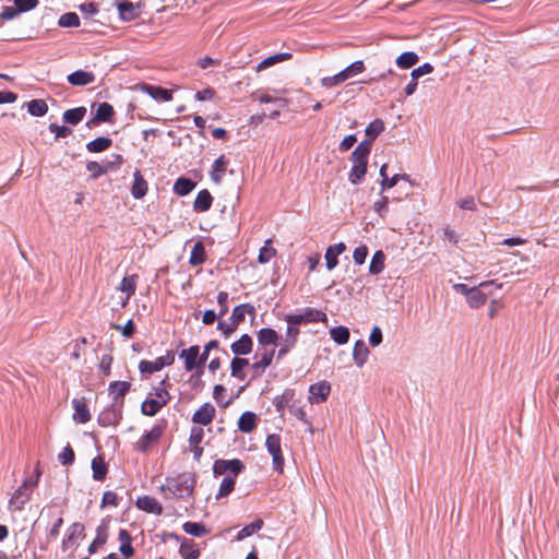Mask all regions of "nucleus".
I'll list each match as a JSON object with an SVG mask.
<instances>
[{"label":"nucleus","instance_id":"2eb2a0df","mask_svg":"<svg viewBox=\"0 0 559 559\" xmlns=\"http://www.w3.org/2000/svg\"><path fill=\"white\" fill-rule=\"evenodd\" d=\"M121 407L111 405L105 408L97 417V423L102 427L117 426L122 418Z\"/></svg>","mask_w":559,"mask_h":559},{"label":"nucleus","instance_id":"2f4dec72","mask_svg":"<svg viewBox=\"0 0 559 559\" xmlns=\"http://www.w3.org/2000/svg\"><path fill=\"white\" fill-rule=\"evenodd\" d=\"M258 343L262 346L275 345L280 338L277 332L271 328H263L257 333Z\"/></svg>","mask_w":559,"mask_h":559},{"label":"nucleus","instance_id":"49530a36","mask_svg":"<svg viewBox=\"0 0 559 559\" xmlns=\"http://www.w3.org/2000/svg\"><path fill=\"white\" fill-rule=\"evenodd\" d=\"M27 110L32 116L43 117L48 111V105L44 99H33L27 103Z\"/></svg>","mask_w":559,"mask_h":559},{"label":"nucleus","instance_id":"bf43d9fd","mask_svg":"<svg viewBox=\"0 0 559 559\" xmlns=\"http://www.w3.org/2000/svg\"><path fill=\"white\" fill-rule=\"evenodd\" d=\"M13 3L16 8V11H19V13H22V12H27V11L34 10L39 4V1L38 0H13Z\"/></svg>","mask_w":559,"mask_h":559},{"label":"nucleus","instance_id":"8fccbe9b","mask_svg":"<svg viewBox=\"0 0 559 559\" xmlns=\"http://www.w3.org/2000/svg\"><path fill=\"white\" fill-rule=\"evenodd\" d=\"M384 260H385L384 253L381 250L377 251L372 255V259L370 261L369 272L371 274H379V273H381L383 271V269H384Z\"/></svg>","mask_w":559,"mask_h":559},{"label":"nucleus","instance_id":"4c0bfd02","mask_svg":"<svg viewBox=\"0 0 559 559\" xmlns=\"http://www.w3.org/2000/svg\"><path fill=\"white\" fill-rule=\"evenodd\" d=\"M112 144V140L108 136H98L86 144L90 153H102L108 150Z\"/></svg>","mask_w":559,"mask_h":559},{"label":"nucleus","instance_id":"c85d7f7f","mask_svg":"<svg viewBox=\"0 0 559 559\" xmlns=\"http://www.w3.org/2000/svg\"><path fill=\"white\" fill-rule=\"evenodd\" d=\"M108 538V527L106 524H100L96 528V536L88 547V554L94 555L99 547H103Z\"/></svg>","mask_w":559,"mask_h":559},{"label":"nucleus","instance_id":"5701e85b","mask_svg":"<svg viewBox=\"0 0 559 559\" xmlns=\"http://www.w3.org/2000/svg\"><path fill=\"white\" fill-rule=\"evenodd\" d=\"M148 190L147 181L144 179L140 170L133 174V183L131 186V194L134 199H142Z\"/></svg>","mask_w":559,"mask_h":559},{"label":"nucleus","instance_id":"052dcab7","mask_svg":"<svg viewBox=\"0 0 559 559\" xmlns=\"http://www.w3.org/2000/svg\"><path fill=\"white\" fill-rule=\"evenodd\" d=\"M75 457L74 451L70 444H68L58 455V460L62 465H70L73 463Z\"/></svg>","mask_w":559,"mask_h":559},{"label":"nucleus","instance_id":"f3484780","mask_svg":"<svg viewBox=\"0 0 559 559\" xmlns=\"http://www.w3.org/2000/svg\"><path fill=\"white\" fill-rule=\"evenodd\" d=\"M131 383L128 381H112L109 383L108 393L111 396L112 401L116 404H119V407L123 405V399L126 394L130 391Z\"/></svg>","mask_w":559,"mask_h":559},{"label":"nucleus","instance_id":"dca6fc26","mask_svg":"<svg viewBox=\"0 0 559 559\" xmlns=\"http://www.w3.org/2000/svg\"><path fill=\"white\" fill-rule=\"evenodd\" d=\"M138 286V275L132 274L124 276L120 284L117 286V289L121 293L126 294L124 298L121 300V307L124 308L128 304L130 298L135 294Z\"/></svg>","mask_w":559,"mask_h":559},{"label":"nucleus","instance_id":"20e7f679","mask_svg":"<svg viewBox=\"0 0 559 559\" xmlns=\"http://www.w3.org/2000/svg\"><path fill=\"white\" fill-rule=\"evenodd\" d=\"M371 151L370 141L360 142L352 152V169L348 174V180L353 185L361 182L367 173L368 158Z\"/></svg>","mask_w":559,"mask_h":559},{"label":"nucleus","instance_id":"bb28decb","mask_svg":"<svg viewBox=\"0 0 559 559\" xmlns=\"http://www.w3.org/2000/svg\"><path fill=\"white\" fill-rule=\"evenodd\" d=\"M293 55L290 52H280L263 59L257 67L255 71L261 72L270 67H273L280 62L290 60Z\"/></svg>","mask_w":559,"mask_h":559},{"label":"nucleus","instance_id":"72a5a7b5","mask_svg":"<svg viewBox=\"0 0 559 559\" xmlns=\"http://www.w3.org/2000/svg\"><path fill=\"white\" fill-rule=\"evenodd\" d=\"M118 539H119V543H120V547H119L120 552L126 558L132 557L133 554H134V549H133V547L131 545L132 538H131L130 533L127 530H120L119 531V535H118Z\"/></svg>","mask_w":559,"mask_h":559},{"label":"nucleus","instance_id":"39448f33","mask_svg":"<svg viewBox=\"0 0 559 559\" xmlns=\"http://www.w3.org/2000/svg\"><path fill=\"white\" fill-rule=\"evenodd\" d=\"M490 286H495L496 288L500 289L502 288V283H497L496 281H486L481 282L477 286L472 287V292L466 299L468 306L474 309L484 306L487 301L488 295L492 293L488 289Z\"/></svg>","mask_w":559,"mask_h":559},{"label":"nucleus","instance_id":"aec40b11","mask_svg":"<svg viewBox=\"0 0 559 559\" xmlns=\"http://www.w3.org/2000/svg\"><path fill=\"white\" fill-rule=\"evenodd\" d=\"M141 90L148 94L153 99L157 102H170L173 99V93L169 90H166L162 86L151 85V84H143L141 86Z\"/></svg>","mask_w":559,"mask_h":559},{"label":"nucleus","instance_id":"de8ad7c7","mask_svg":"<svg viewBox=\"0 0 559 559\" xmlns=\"http://www.w3.org/2000/svg\"><path fill=\"white\" fill-rule=\"evenodd\" d=\"M194 187L195 183L191 179L180 177L174 185V191L178 195H187L194 189Z\"/></svg>","mask_w":559,"mask_h":559},{"label":"nucleus","instance_id":"9b49d317","mask_svg":"<svg viewBox=\"0 0 559 559\" xmlns=\"http://www.w3.org/2000/svg\"><path fill=\"white\" fill-rule=\"evenodd\" d=\"M299 333L300 330L297 325L294 323H287L285 337L283 338V342L281 343L280 349L277 352L278 359H282L290 352L292 348L295 347Z\"/></svg>","mask_w":559,"mask_h":559},{"label":"nucleus","instance_id":"6e6d98bb","mask_svg":"<svg viewBox=\"0 0 559 559\" xmlns=\"http://www.w3.org/2000/svg\"><path fill=\"white\" fill-rule=\"evenodd\" d=\"M86 169L91 173V177L93 179H97L98 177L107 174L105 164H99L95 160L87 162Z\"/></svg>","mask_w":559,"mask_h":559},{"label":"nucleus","instance_id":"3c124183","mask_svg":"<svg viewBox=\"0 0 559 559\" xmlns=\"http://www.w3.org/2000/svg\"><path fill=\"white\" fill-rule=\"evenodd\" d=\"M118 11L124 21H131L136 16L135 7L129 1L118 3Z\"/></svg>","mask_w":559,"mask_h":559},{"label":"nucleus","instance_id":"13d9d810","mask_svg":"<svg viewBox=\"0 0 559 559\" xmlns=\"http://www.w3.org/2000/svg\"><path fill=\"white\" fill-rule=\"evenodd\" d=\"M399 180L408 181L409 176L407 174H396L391 178H384V180L381 181V190L384 191L386 189L393 188L399 182Z\"/></svg>","mask_w":559,"mask_h":559},{"label":"nucleus","instance_id":"7ed1b4c3","mask_svg":"<svg viewBox=\"0 0 559 559\" xmlns=\"http://www.w3.org/2000/svg\"><path fill=\"white\" fill-rule=\"evenodd\" d=\"M168 377L159 382L157 386L148 393L147 397L141 405V412L145 416H155L171 399L168 388L170 386Z\"/></svg>","mask_w":559,"mask_h":559},{"label":"nucleus","instance_id":"0eeeda50","mask_svg":"<svg viewBox=\"0 0 559 559\" xmlns=\"http://www.w3.org/2000/svg\"><path fill=\"white\" fill-rule=\"evenodd\" d=\"M265 447L272 456V464L274 471L282 474L284 471V456L282 453V440L277 433H272L266 437Z\"/></svg>","mask_w":559,"mask_h":559},{"label":"nucleus","instance_id":"412c9836","mask_svg":"<svg viewBox=\"0 0 559 559\" xmlns=\"http://www.w3.org/2000/svg\"><path fill=\"white\" fill-rule=\"evenodd\" d=\"M67 80L73 86H85L95 81V74L93 72L78 70L69 74Z\"/></svg>","mask_w":559,"mask_h":559},{"label":"nucleus","instance_id":"423d86ee","mask_svg":"<svg viewBox=\"0 0 559 559\" xmlns=\"http://www.w3.org/2000/svg\"><path fill=\"white\" fill-rule=\"evenodd\" d=\"M164 431L165 425H155L134 443V450L143 454H148L152 449L158 444Z\"/></svg>","mask_w":559,"mask_h":559},{"label":"nucleus","instance_id":"5fc2aeb1","mask_svg":"<svg viewBox=\"0 0 559 559\" xmlns=\"http://www.w3.org/2000/svg\"><path fill=\"white\" fill-rule=\"evenodd\" d=\"M182 528L187 534L197 536V537H200V536H203L206 534L205 527L202 524L197 523V522H186L182 525Z\"/></svg>","mask_w":559,"mask_h":559},{"label":"nucleus","instance_id":"393cba45","mask_svg":"<svg viewBox=\"0 0 559 559\" xmlns=\"http://www.w3.org/2000/svg\"><path fill=\"white\" fill-rule=\"evenodd\" d=\"M346 250L344 242H338L334 246H330L325 251V261L328 270H333L337 263V257Z\"/></svg>","mask_w":559,"mask_h":559},{"label":"nucleus","instance_id":"f03ea898","mask_svg":"<svg viewBox=\"0 0 559 559\" xmlns=\"http://www.w3.org/2000/svg\"><path fill=\"white\" fill-rule=\"evenodd\" d=\"M197 485V476L193 473H180L168 476L165 484L160 486V491L165 498H190L193 495Z\"/></svg>","mask_w":559,"mask_h":559},{"label":"nucleus","instance_id":"09e8293b","mask_svg":"<svg viewBox=\"0 0 559 559\" xmlns=\"http://www.w3.org/2000/svg\"><path fill=\"white\" fill-rule=\"evenodd\" d=\"M263 524L264 523L261 519H257L255 521L246 525L238 532L237 539L242 540V539L251 536L252 534L259 532L263 527Z\"/></svg>","mask_w":559,"mask_h":559},{"label":"nucleus","instance_id":"6e6552de","mask_svg":"<svg viewBox=\"0 0 559 559\" xmlns=\"http://www.w3.org/2000/svg\"><path fill=\"white\" fill-rule=\"evenodd\" d=\"M85 536H86V534H85L84 524H82L80 522L72 523L67 528L66 535L62 539V544H61L62 550L63 551L75 550L79 546V540L84 539Z\"/></svg>","mask_w":559,"mask_h":559},{"label":"nucleus","instance_id":"ddd939ff","mask_svg":"<svg viewBox=\"0 0 559 559\" xmlns=\"http://www.w3.org/2000/svg\"><path fill=\"white\" fill-rule=\"evenodd\" d=\"M201 353L198 345L190 346L187 349H182L179 357L183 359L185 370L192 371L195 368L203 366L204 362H199Z\"/></svg>","mask_w":559,"mask_h":559},{"label":"nucleus","instance_id":"f704fd0d","mask_svg":"<svg viewBox=\"0 0 559 559\" xmlns=\"http://www.w3.org/2000/svg\"><path fill=\"white\" fill-rule=\"evenodd\" d=\"M365 70H366V67H365L364 61L357 60V61L353 62L352 64H349L348 67H346L341 72H338L337 74H338V79H341V81L343 83L346 80H348L357 74L362 73Z\"/></svg>","mask_w":559,"mask_h":559},{"label":"nucleus","instance_id":"b1692460","mask_svg":"<svg viewBox=\"0 0 559 559\" xmlns=\"http://www.w3.org/2000/svg\"><path fill=\"white\" fill-rule=\"evenodd\" d=\"M228 164L229 160L225 157V155H221L213 163L210 176L215 183L219 185L223 181Z\"/></svg>","mask_w":559,"mask_h":559},{"label":"nucleus","instance_id":"a878e982","mask_svg":"<svg viewBox=\"0 0 559 559\" xmlns=\"http://www.w3.org/2000/svg\"><path fill=\"white\" fill-rule=\"evenodd\" d=\"M275 355V349L265 350L261 354L260 359L252 364L254 377H260L264 370L271 366Z\"/></svg>","mask_w":559,"mask_h":559},{"label":"nucleus","instance_id":"6ab92c4d","mask_svg":"<svg viewBox=\"0 0 559 559\" xmlns=\"http://www.w3.org/2000/svg\"><path fill=\"white\" fill-rule=\"evenodd\" d=\"M136 507L147 513L156 515H160L163 513V506L157 501V499L151 496L139 497L136 500Z\"/></svg>","mask_w":559,"mask_h":559},{"label":"nucleus","instance_id":"f257e3e1","mask_svg":"<svg viewBox=\"0 0 559 559\" xmlns=\"http://www.w3.org/2000/svg\"><path fill=\"white\" fill-rule=\"evenodd\" d=\"M245 469V465L238 459L233 460H223L218 459L213 464V474L214 476L224 475L227 472L230 474L225 476L219 485L218 491L216 493V500L225 498L229 496L236 486L237 476Z\"/></svg>","mask_w":559,"mask_h":559},{"label":"nucleus","instance_id":"680f3d73","mask_svg":"<svg viewBox=\"0 0 559 559\" xmlns=\"http://www.w3.org/2000/svg\"><path fill=\"white\" fill-rule=\"evenodd\" d=\"M111 329L121 331L122 335L126 337H131L135 332V325L132 320H129L123 326L119 324H111Z\"/></svg>","mask_w":559,"mask_h":559},{"label":"nucleus","instance_id":"4be33fe9","mask_svg":"<svg viewBox=\"0 0 559 559\" xmlns=\"http://www.w3.org/2000/svg\"><path fill=\"white\" fill-rule=\"evenodd\" d=\"M253 342L250 335L242 334L239 340L231 343L230 349L237 356L248 355L252 352Z\"/></svg>","mask_w":559,"mask_h":559},{"label":"nucleus","instance_id":"58836bf2","mask_svg":"<svg viewBox=\"0 0 559 559\" xmlns=\"http://www.w3.org/2000/svg\"><path fill=\"white\" fill-rule=\"evenodd\" d=\"M369 349L364 341L359 340L355 343L353 349V358L358 367H361L368 358Z\"/></svg>","mask_w":559,"mask_h":559},{"label":"nucleus","instance_id":"1a4fd4ad","mask_svg":"<svg viewBox=\"0 0 559 559\" xmlns=\"http://www.w3.org/2000/svg\"><path fill=\"white\" fill-rule=\"evenodd\" d=\"M285 321L287 323H294L299 326L302 323H312V322H328L326 314L318 309L307 308L302 313L298 314H287L285 316Z\"/></svg>","mask_w":559,"mask_h":559},{"label":"nucleus","instance_id":"7c9ffc66","mask_svg":"<svg viewBox=\"0 0 559 559\" xmlns=\"http://www.w3.org/2000/svg\"><path fill=\"white\" fill-rule=\"evenodd\" d=\"M257 427V416L252 412H245L238 419V429L241 432L250 433Z\"/></svg>","mask_w":559,"mask_h":559},{"label":"nucleus","instance_id":"c03bdc74","mask_svg":"<svg viewBox=\"0 0 559 559\" xmlns=\"http://www.w3.org/2000/svg\"><path fill=\"white\" fill-rule=\"evenodd\" d=\"M93 478L95 480H103L108 472L107 464L102 456H96L92 461Z\"/></svg>","mask_w":559,"mask_h":559},{"label":"nucleus","instance_id":"603ef678","mask_svg":"<svg viewBox=\"0 0 559 559\" xmlns=\"http://www.w3.org/2000/svg\"><path fill=\"white\" fill-rule=\"evenodd\" d=\"M333 341L340 345L346 344L349 340V330L346 326H336L330 331Z\"/></svg>","mask_w":559,"mask_h":559},{"label":"nucleus","instance_id":"864d4df0","mask_svg":"<svg viewBox=\"0 0 559 559\" xmlns=\"http://www.w3.org/2000/svg\"><path fill=\"white\" fill-rule=\"evenodd\" d=\"M58 24L61 27H78L80 26V17L74 12H68L60 16Z\"/></svg>","mask_w":559,"mask_h":559},{"label":"nucleus","instance_id":"4468645a","mask_svg":"<svg viewBox=\"0 0 559 559\" xmlns=\"http://www.w3.org/2000/svg\"><path fill=\"white\" fill-rule=\"evenodd\" d=\"M216 415V409L211 403H204L192 415V423L197 425H210Z\"/></svg>","mask_w":559,"mask_h":559},{"label":"nucleus","instance_id":"37998d69","mask_svg":"<svg viewBox=\"0 0 559 559\" xmlns=\"http://www.w3.org/2000/svg\"><path fill=\"white\" fill-rule=\"evenodd\" d=\"M418 59L419 58L416 52L405 51L396 58L395 62L401 69H409L418 62Z\"/></svg>","mask_w":559,"mask_h":559},{"label":"nucleus","instance_id":"473e14b6","mask_svg":"<svg viewBox=\"0 0 559 559\" xmlns=\"http://www.w3.org/2000/svg\"><path fill=\"white\" fill-rule=\"evenodd\" d=\"M114 115H115L114 107L108 103H102L98 105V108L96 110L95 117L93 118L92 122L99 123V122L111 121Z\"/></svg>","mask_w":559,"mask_h":559},{"label":"nucleus","instance_id":"c756f323","mask_svg":"<svg viewBox=\"0 0 559 559\" xmlns=\"http://www.w3.org/2000/svg\"><path fill=\"white\" fill-rule=\"evenodd\" d=\"M212 202V194L206 189H203L198 193L193 202V209L197 212H206L211 209Z\"/></svg>","mask_w":559,"mask_h":559},{"label":"nucleus","instance_id":"e433bc0d","mask_svg":"<svg viewBox=\"0 0 559 559\" xmlns=\"http://www.w3.org/2000/svg\"><path fill=\"white\" fill-rule=\"evenodd\" d=\"M249 366V360L246 358L235 357L230 362V374L234 378H237L240 381L246 379V373L243 372V368Z\"/></svg>","mask_w":559,"mask_h":559},{"label":"nucleus","instance_id":"ea45409f","mask_svg":"<svg viewBox=\"0 0 559 559\" xmlns=\"http://www.w3.org/2000/svg\"><path fill=\"white\" fill-rule=\"evenodd\" d=\"M179 554L185 559H198L200 556V549L195 543L191 539H186L181 543Z\"/></svg>","mask_w":559,"mask_h":559},{"label":"nucleus","instance_id":"79ce46f5","mask_svg":"<svg viewBox=\"0 0 559 559\" xmlns=\"http://www.w3.org/2000/svg\"><path fill=\"white\" fill-rule=\"evenodd\" d=\"M384 130V122L381 119H374L371 121L366 130L365 133L368 138L367 141H370V145H372V141H374Z\"/></svg>","mask_w":559,"mask_h":559},{"label":"nucleus","instance_id":"69168bd1","mask_svg":"<svg viewBox=\"0 0 559 559\" xmlns=\"http://www.w3.org/2000/svg\"><path fill=\"white\" fill-rule=\"evenodd\" d=\"M50 132L56 134V139L67 138L72 133V130L64 126H58L57 123L49 124Z\"/></svg>","mask_w":559,"mask_h":559},{"label":"nucleus","instance_id":"4d7b16f0","mask_svg":"<svg viewBox=\"0 0 559 559\" xmlns=\"http://www.w3.org/2000/svg\"><path fill=\"white\" fill-rule=\"evenodd\" d=\"M203 438H204L203 428L199 427V426L192 427L190 430V436H189V440H188L189 445L190 447L201 445Z\"/></svg>","mask_w":559,"mask_h":559},{"label":"nucleus","instance_id":"9d476101","mask_svg":"<svg viewBox=\"0 0 559 559\" xmlns=\"http://www.w3.org/2000/svg\"><path fill=\"white\" fill-rule=\"evenodd\" d=\"M175 361V356L171 352H167L165 356H160L155 360H141L139 364V369L142 373L152 374L162 370L166 366L173 365Z\"/></svg>","mask_w":559,"mask_h":559},{"label":"nucleus","instance_id":"cd10ccee","mask_svg":"<svg viewBox=\"0 0 559 559\" xmlns=\"http://www.w3.org/2000/svg\"><path fill=\"white\" fill-rule=\"evenodd\" d=\"M247 313H254V307L250 304L238 305L233 309L229 320L233 325L239 326L245 321Z\"/></svg>","mask_w":559,"mask_h":559},{"label":"nucleus","instance_id":"338daca9","mask_svg":"<svg viewBox=\"0 0 559 559\" xmlns=\"http://www.w3.org/2000/svg\"><path fill=\"white\" fill-rule=\"evenodd\" d=\"M367 255H368L367 246H359L354 250L353 259H354L355 263L362 264V263H365Z\"/></svg>","mask_w":559,"mask_h":559},{"label":"nucleus","instance_id":"f8f14e48","mask_svg":"<svg viewBox=\"0 0 559 559\" xmlns=\"http://www.w3.org/2000/svg\"><path fill=\"white\" fill-rule=\"evenodd\" d=\"M331 392V384L328 381H320L309 386V402L320 404L326 401Z\"/></svg>","mask_w":559,"mask_h":559},{"label":"nucleus","instance_id":"c9c22d12","mask_svg":"<svg viewBox=\"0 0 559 559\" xmlns=\"http://www.w3.org/2000/svg\"><path fill=\"white\" fill-rule=\"evenodd\" d=\"M205 260H206V252H205L204 245L202 241H197L194 243V246L192 247L190 258H189V263L192 266H198V265L203 264L205 262Z\"/></svg>","mask_w":559,"mask_h":559},{"label":"nucleus","instance_id":"a19ab883","mask_svg":"<svg viewBox=\"0 0 559 559\" xmlns=\"http://www.w3.org/2000/svg\"><path fill=\"white\" fill-rule=\"evenodd\" d=\"M85 114H86L85 107H76L73 109L66 110L63 112L62 118H63L64 122L75 126L83 120Z\"/></svg>","mask_w":559,"mask_h":559},{"label":"nucleus","instance_id":"774afa93","mask_svg":"<svg viewBox=\"0 0 559 559\" xmlns=\"http://www.w3.org/2000/svg\"><path fill=\"white\" fill-rule=\"evenodd\" d=\"M433 71V67L430 63H424L423 66L414 69L411 73V76L414 80H418L420 76L425 74H429Z\"/></svg>","mask_w":559,"mask_h":559},{"label":"nucleus","instance_id":"e2e57ef3","mask_svg":"<svg viewBox=\"0 0 559 559\" xmlns=\"http://www.w3.org/2000/svg\"><path fill=\"white\" fill-rule=\"evenodd\" d=\"M124 163V158L120 154H112L111 159L107 160L105 163V167L107 173L110 170H116L121 167V165Z\"/></svg>","mask_w":559,"mask_h":559},{"label":"nucleus","instance_id":"0e129e2a","mask_svg":"<svg viewBox=\"0 0 559 559\" xmlns=\"http://www.w3.org/2000/svg\"><path fill=\"white\" fill-rule=\"evenodd\" d=\"M118 506V496L114 491H105L102 499V508L105 507H117Z\"/></svg>","mask_w":559,"mask_h":559},{"label":"nucleus","instance_id":"a211bd4d","mask_svg":"<svg viewBox=\"0 0 559 559\" xmlns=\"http://www.w3.org/2000/svg\"><path fill=\"white\" fill-rule=\"evenodd\" d=\"M72 406L74 409L73 420L75 423L85 424L91 420V413L84 397L73 399Z\"/></svg>","mask_w":559,"mask_h":559},{"label":"nucleus","instance_id":"a18cd8bd","mask_svg":"<svg viewBox=\"0 0 559 559\" xmlns=\"http://www.w3.org/2000/svg\"><path fill=\"white\" fill-rule=\"evenodd\" d=\"M272 239H267L264 242V246L260 249L258 255L259 263L265 264L276 255V249L272 246Z\"/></svg>","mask_w":559,"mask_h":559}]
</instances>
